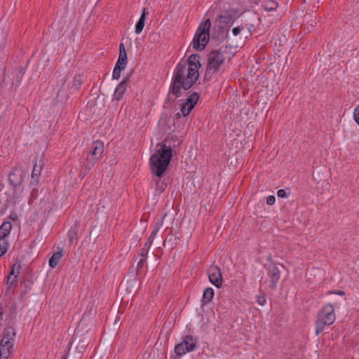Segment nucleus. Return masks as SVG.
I'll return each instance as SVG.
<instances>
[{
	"label": "nucleus",
	"instance_id": "nucleus-1",
	"mask_svg": "<svg viewBox=\"0 0 359 359\" xmlns=\"http://www.w3.org/2000/svg\"><path fill=\"white\" fill-rule=\"evenodd\" d=\"M200 59L199 55L192 54L187 62H180L175 66L170 88V93L175 97L181 96L182 89L189 90L198 79L201 67Z\"/></svg>",
	"mask_w": 359,
	"mask_h": 359
},
{
	"label": "nucleus",
	"instance_id": "nucleus-2",
	"mask_svg": "<svg viewBox=\"0 0 359 359\" xmlns=\"http://www.w3.org/2000/svg\"><path fill=\"white\" fill-rule=\"evenodd\" d=\"M172 156V150L170 145L163 144L149 159L151 172L156 177H161L166 170Z\"/></svg>",
	"mask_w": 359,
	"mask_h": 359
},
{
	"label": "nucleus",
	"instance_id": "nucleus-3",
	"mask_svg": "<svg viewBox=\"0 0 359 359\" xmlns=\"http://www.w3.org/2000/svg\"><path fill=\"white\" fill-rule=\"evenodd\" d=\"M229 60L230 54L226 47L212 50L208 55L207 72L211 74L223 72L224 65Z\"/></svg>",
	"mask_w": 359,
	"mask_h": 359
},
{
	"label": "nucleus",
	"instance_id": "nucleus-4",
	"mask_svg": "<svg viewBox=\"0 0 359 359\" xmlns=\"http://www.w3.org/2000/svg\"><path fill=\"white\" fill-rule=\"evenodd\" d=\"M336 319L334 306L332 304L327 303L323 306L317 314L315 321V332L318 336L322 333L326 326L331 325Z\"/></svg>",
	"mask_w": 359,
	"mask_h": 359
},
{
	"label": "nucleus",
	"instance_id": "nucleus-5",
	"mask_svg": "<svg viewBox=\"0 0 359 359\" xmlns=\"http://www.w3.org/2000/svg\"><path fill=\"white\" fill-rule=\"evenodd\" d=\"M210 26L211 22L209 19L200 24L191 42L194 50H203L205 48L210 40Z\"/></svg>",
	"mask_w": 359,
	"mask_h": 359
},
{
	"label": "nucleus",
	"instance_id": "nucleus-6",
	"mask_svg": "<svg viewBox=\"0 0 359 359\" xmlns=\"http://www.w3.org/2000/svg\"><path fill=\"white\" fill-rule=\"evenodd\" d=\"M15 337V333L13 328L8 327L4 330L3 338L0 342V355L1 358L8 359L11 356Z\"/></svg>",
	"mask_w": 359,
	"mask_h": 359
},
{
	"label": "nucleus",
	"instance_id": "nucleus-7",
	"mask_svg": "<svg viewBox=\"0 0 359 359\" xmlns=\"http://www.w3.org/2000/svg\"><path fill=\"white\" fill-rule=\"evenodd\" d=\"M196 346V339L191 335H185L182 338V341L175 345V353L180 358L186 353L193 351Z\"/></svg>",
	"mask_w": 359,
	"mask_h": 359
},
{
	"label": "nucleus",
	"instance_id": "nucleus-8",
	"mask_svg": "<svg viewBox=\"0 0 359 359\" xmlns=\"http://www.w3.org/2000/svg\"><path fill=\"white\" fill-rule=\"evenodd\" d=\"M104 144L100 141H96L93 144V150L90 153L91 158L87 157L88 163L86 167L90 170L96 162L102 157L104 152Z\"/></svg>",
	"mask_w": 359,
	"mask_h": 359
},
{
	"label": "nucleus",
	"instance_id": "nucleus-9",
	"mask_svg": "<svg viewBox=\"0 0 359 359\" xmlns=\"http://www.w3.org/2000/svg\"><path fill=\"white\" fill-rule=\"evenodd\" d=\"M199 96L198 93H192L182 104L179 112L177 113V118L187 116L191 111L194 108L198 101Z\"/></svg>",
	"mask_w": 359,
	"mask_h": 359
},
{
	"label": "nucleus",
	"instance_id": "nucleus-10",
	"mask_svg": "<svg viewBox=\"0 0 359 359\" xmlns=\"http://www.w3.org/2000/svg\"><path fill=\"white\" fill-rule=\"evenodd\" d=\"M207 274L210 282L217 288L222 286L223 278L220 268L217 265H211L207 269Z\"/></svg>",
	"mask_w": 359,
	"mask_h": 359
},
{
	"label": "nucleus",
	"instance_id": "nucleus-11",
	"mask_svg": "<svg viewBox=\"0 0 359 359\" xmlns=\"http://www.w3.org/2000/svg\"><path fill=\"white\" fill-rule=\"evenodd\" d=\"M280 273L281 272L277 266L274 264L269 266L267 274L270 278V285L273 289L276 287L280 278Z\"/></svg>",
	"mask_w": 359,
	"mask_h": 359
},
{
	"label": "nucleus",
	"instance_id": "nucleus-12",
	"mask_svg": "<svg viewBox=\"0 0 359 359\" xmlns=\"http://www.w3.org/2000/svg\"><path fill=\"white\" fill-rule=\"evenodd\" d=\"M128 83V79H123L116 88L114 94H113V100H116L117 101L121 100L127 89Z\"/></svg>",
	"mask_w": 359,
	"mask_h": 359
},
{
	"label": "nucleus",
	"instance_id": "nucleus-13",
	"mask_svg": "<svg viewBox=\"0 0 359 359\" xmlns=\"http://www.w3.org/2000/svg\"><path fill=\"white\" fill-rule=\"evenodd\" d=\"M41 166L37 165L36 163L34 164L32 172V181L31 185L36 186L39 182V177L41 175Z\"/></svg>",
	"mask_w": 359,
	"mask_h": 359
},
{
	"label": "nucleus",
	"instance_id": "nucleus-14",
	"mask_svg": "<svg viewBox=\"0 0 359 359\" xmlns=\"http://www.w3.org/2000/svg\"><path fill=\"white\" fill-rule=\"evenodd\" d=\"M12 229V224L10 222H4L0 226V239H5L9 235Z\"/></svg>",
	"mask_w": 359,
	"mask_h": 359
},
{
	"label": "nucleus",
	"instance_id": "nucleus-15",
	"mask_svg": "<svg viewBox=\"0 0 359 359\" xmlns=\"http://www.w3.org/2000/svg\"><path fill=\"white\" fill-rule=\"evenodd\" d=\"M145 18H146L145 8H143L142 13L140 16V18L139 19V20L137 21V22L135 25V32L136 34H140L142 32V30L144 27V25H145Z\"/></svg>",
	"mask_w": 359,
	"mask_h": 359
},
{
	"label": "nucleus",
	"instance_id": "nucleus-16",
	"mask_svg": "<svg viewBox=\"0 0 359 359\" xmlns=\"http://www.w3.org/2000/svg\"><path fill=\"white\" fill-rule=\"evenodd\" d=\"M64 256V252L62 250L57 251L55 252L50 259H49L48 264L50 267L54 269L57 265L60 259Z\"/></svg>",
	"mask_w": 359,
	"mask_h": 359
},
{
	"label": "nucleus",
	"instance_id": "nucleus-17",
	"mask_svg": "<svg viewBox=\"0 0 359 359\" xmlns=\"http://www.w3.org/2000/svg\"><path fill=\"white\" fill-rule=\"evenodd\" d=\"M214 295H215L214 290L210 287H207L203 291V301L204 302V304L210 303L212 300Z\"/></svg>",
	"mask_w": 359,
	"mask_h": 359
},
{
	"label": "nucleus",
	"instance_id": "nucleus-18",
	"mask_svg": "<svg viewBox=\"0 0 359 359\" xmlns=\"http://www.w3.org/2000/svg\"><path fill=\"white\" fill-rule=\"evenodd\" d=\"M18 283V274H15L14 267H13L7 278V285L8 289L15 286Z\"/></svg>",
	"mask_w": 359,
	"mask_h": 359
},
{
	"label": "nucleus",
	"instance_id": "nucleus-19",
	"mask_svg": "<svg viewBox=\"0 0 359 359\" xmlns=\"http://www.w3.org/2000/svg\"><path fill=\"white\" fill-rule=\"evenodd\" d=\"M163 225V223H160L158 222H156L155 224L152 226V231L151 232L150 236L147 238V241H150L153 243L154 240L155 239L158 232L159 231L160 229L161 228Z\"/></svg>",
	"mask_w": 359,
	"mask_h": 359
},
{
	"label": "nucleus",
	"instance_id": "nucleus-20",
	"mask_svg": "<svg viewBox=\"0 0 359 359\" xmlns=\"http://www.w3.org/2000/svg\"><path fill=\"white\" fill-rule=\"evenodd\" d=\"M263 7L266 11H272L278 8V4L273 0H267L264 2Z\"/></svg>",
	"mask_w": 359,
	"mask_h": 359
},
{
	"label": "nucleus",
	"instance_id": "nucleus-21",
	"mask_svg": "<svg viewBox=\"0 0 359 359\" xmlns=\"http://www.w3.org/2000/svg\"><path fill=\"white\" fill-rule=\"evenodd\" d=\"M152 243L150 241H147L143 246V248L141 249L140 255L142 257H147L148 255V253L149 252V250L152 245Z\"/></svg>",
	"mask_w": 359,
	"mask_h": 359
},
{
	"label": "nucleus",
	"instance_id": "nucleus-22",
	"mask_svg": "<svg viewBox=\"0 0 359 359\" xmlns=\"http://www.w3.org/2000/svg\"><path fill=\"white\" fill-rule=\"evenodd\" d=\"M9 243L6 239H0V257L8 251Z\"/></svg>",
	"mask_w": 359,
	"mask_h": 359
},
{
	"label": "nucleus",
	"instance_id": "nucleus-23",
	"mask_svg": "<svg viewBox=\"0 0 359 359\" xmlns=\"http://www.w3.org/2000/svg\"><path fill=\"white\" fill-rule=\"evenodd\" d=\"M123 69H124L120 68L118 66L117 67L115 66L114 68V70H113V73H112V78L114 79L118 80L121 76V71Z\"/></svg>",
	"mask_w": 359,
	"mask_h": 359
},
{
	"label": "nucleus",
	"instance_id": "nucleus-24",
	"mask_svg": "<svg viewBox=\"0 0 359 359\" xmlns=\"http://www.w3.org/2000/svg\"><path fill=\"white\" fill-rule=\"evenodd\" d=\"M126 65H127V61H126L122 57H118L117 61H116V62L115 66L116 67L118 66L120 68L125 69L126 67Z\"/></svg>",
	"mask_w": 359,
	"mask_h": 359
},
{
	"label": "nucleus",
	"instance_id": "nucleus-25",
	"mask_svg": "<svg viewBox=\"0 0 359 359\" xmlns=\"http://www.w3.org/2000/svg\"><path fill=\"white\" fill-rule=\"evenodd\" d=\"M353 118L355 121L359 125V104L355 107L354 109Z\"/></svg>",
	"mask_w": 359,
	"mask_h": 359
},
{
	"label": "nucleus",
	"instance_id": "nucleus-26",
	"mask_svg": "<svg viewBox=\"0 0 359 359\" xmlns=\"http://www.w3.org/2000/svg\"><path fill=\"white\" fill-rule=\"evenodd\" d=\"M257 302L260 306H264L266 303V299L264 296L260 295L257 297Z\"/></svg>",
	"mask_w": 359,
	"mask_h": 359
},
{
	"label": "nucleus",
	"instance_id": "nucleus-27",
	"mask_svg": "<svg viewBox=\"0 0 359 359\" xmlns=\"http://www.w3.org/2000/svg\"><path fill=\"white\" fill-rule=\"evenodd\" d=\"M276 198L274 196L271 195L266 197V202L269 205H272L275 203Z\"/></svg>",
	"mask_w": 359,
	"mask_h": 359
},
{
	"label": "nucleus",
	"instance_id": "nucleus-28",
	"mask_svg": "<svg viewBox=\"0 0 359 359\" xmlns=\"http://www.w3.org/2000/svg\"><path fill=\"white\" fill-rule=\"evenodd\" d=\"M277 196H278V197L282 198H287L288 196L287 194H286V191L284 189L278 190Z\"/></svg>",
	"mask_w": 359,
	"mask_h": 359
},
{
	"label": "nucleus",
	"instance_id": "nucleus-29",
	"mask_svg": "<svg viewBox=\"0 0 359 359\" xmlns=\"http://www.w3.org/2000/svg\"><path fill=\"white\" fill-rule=\"evenodd\" d=\"M242 29H243V28L241 27H233L232 29V32L234 36H238L241 34Z\"/></svg>",
	"mask_w": 359,
	"mask_h": 359
},
{
	"label": "nucleus",
	"instance_id": "nucleus-30",
	"mask_svg": "<svg viewBox=\"0 0 359 359\" xmlns=\"http://www.w3.org/2000/svg\"><path fill=\"white\" fill-rule=\"evenodd\" d=\"M159 182H160L159 181H156V186L158 187V191L159 192H163L165 189L166 184L161 183V184L159 185Z\"/></svg>",
	"mask_w": 359,
	"mask_h": 359
},
{
	"label": "nucleus",
	"instance_id": "nucleus-31",
	"mask_svg": "<svg viewBox=\"0 0 359 359\" xmlns=\"http://www.w3.org/2000/svg\"><path fill=\"white\" fill-rule=\"evenodd\" d=\"M118 57H122L126 61H127V53H126V50L121 51V53H119Z\"/></svg>",
	"mask_w": 359,
	"mask_h": 359
},
{
	"label": "nucleus",
	"instance_id": "nucleus-32",
	"mask_svg": "<svg viewBox=\"0 0 359 359\" xmlns=\"http://www.w3.org/2000/svg\"><path fill=\"white\" fill-rule=\"evenodd\" d=\"M10 219L13 220V221H17L18 220V215L15 212H12L10 216H9Z\"/></svg>",
	"mask_w": 359,
	"mask_h": 359
},
{
	"label": "nucleus",
	"instance_id": "nucleus-33",
	"mask_svg": "<svg viewBox=\"0 0 359 359\" xmlns=\"http://www.w3.org/2000/svg\"><path fill=\"white\" fill-rule=\"evenodd\" d=\"M329 294H338V295H340V296H344L345 294L344 292L341 291V290L334 291V292H330Z\"/></svg>",
	"mask_w": 359,
	"mask_h": 359
},
{
	"label": "nucleus",
	"instance_id": "nucleus-34",
	"mask_svg": "<svg viewBox=\"0 0 359 359\" xmlns=\"http://www.w3.org/2000/svg\"><path fill=\"white\" fill-rule=\"evenodd\" d=\"M119 50L120 52L121 51H123V50H125V47H124V45L123 43H121L120 46H119Z\"/></svg>",
	"mask_w": 359,
	"mask_h": 359
},
{
	"label": "nucleus",
	"instance_id": "nucleus-35",
	"mask_svg": "<svg viewBox=\"0 0 359 359\" xmlns=\"http://www.w3.org/2000/svg\"><path fill=\"white\" fill-rule=\"evenodd\" d=\"M145 258L146 257H142V259L140 260V262H138V266L141 265L143 264V262L145 261Z\"/></svg>",
	"mask_w": 359,
	"mask_h": 359
},
{
	"label": "nucleus",
	"instance_id": "nucleus-36",
	"mask_svg": "<svg viewBox=\"0 0 359 359\" xmlns=\"http://www.w3.org/2000/svg\"><path fill=\"white\" fill-rule=\"evenodd\" d=\"M61 359H67L66 356H62Z\"/></svg>",
	"mask_w": 359,
	"mask_h": 359
},
{
	"label": "nucleus",
	"instance_id": "nucleus-37",
	"mask_svg": "<svg viewBox=\"0 0 359 359\" xmlns=\"http://www.w3.org/2000/svg\"><path fill=\"white\" fill-rule=\"evenodd\" d=\"M0 359H6V358H1V356L0 355Z\"/></svg>",
	"mask_w": 359,
	"mask_h": 359
}]
</instances>
